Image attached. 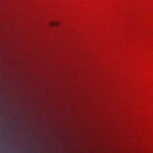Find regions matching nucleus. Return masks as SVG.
<instances>
[{"label": "nucleus", "mask_w": 153, "mask_h": 153, "mask_svg": "<svg viewBox=\"0 0 153 153\" xmlns=\"http://www.w3.org/2000/svg\"><path fill=\"white\" fill-rule=\"evenodd\" d=\"M22 152L24 153H32V151L30 149L24 150L22 151Z\"/></svg>", "instance_id": "nucleus-1"}, {"label": "nucleus", "mask_w": 153, "mask_h": 153, "mask_svg": "<svg viewBox=\"0 0 153 153\" xmlns=\"http://www.w3.org/2000/svg\"><path fill=\"white\" fill-rule=\"evenodd\" d=\"M49 25L51 26H57L59 25V23H58L50 22Z\"/></svg>", "instance_id": "nucleus-2"}, {"label": "nucleus", "mask_w": 153, "mask_h": 153, "mask_svg": "<svg viewBox=\"0 0 153 153\" xmlns=\"http://www.w3.org/2000/svg\"><path fill=\"white\" fill-rule=\"evenodd\" d=\"M10 152H15V151H10Z\"/></svg>", "instance_id": "nucleus-3"}]
</instances>
